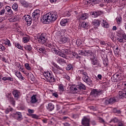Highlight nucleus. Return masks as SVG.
Listing matches in <instances>:
<instances>
[{"label":"nucleus","mask_w":126,"mask_h":126,"mask_svg":"<svg viewBox=\"0 0 126 126\" xmlns=\"http://www.w3.org/2000/svg\"><path fill=\"white\" fill-rule=\"evenodd\" d=\"M101 21H100L99 20H94L92 24L95 27V28H98L99 26H100V23Z\"/></svg>","instance_id":"393cba45"},{"label":"nucleus","mask_w":126,"mask_h":126,"mask_svg":"<svg viewBox=\"0 0 126 126\" xmlns=\"http://www.w3.org/2000/svg\"><path fill=\"white\" fill-rule=\"evenodd\" d=\"M6 97L7 99L8 100V102L10 103L11 105H12L13 107L15 106V100L12 96V94L10 93H8L6 94Z\"/></svg>","instance_id":"423d86ee"},{"label":"nucleus","mask_w":126,"mask_h":126,"mask_svg":"<svg viewBox=\"0 0 126 126\" xmlns=\"http://www.w3.org/2000/svg\"><path fill=\"white\" fill-rule=\"evenodd\" d=\"M25 66L26 69L28 70H31V67L30 66V65H29V63H26L25 64Z\"/></svg>","instance_id":"13d9d810"},{"label":"nucleus","mask_w":126,"mask_h":126,"mask_svg":"<svg viewBox=\"0 0 126 126\" xmlns=\"http://www.w3.org/2000/svg\"><path fill=\"white\" fill-rule=\"evenodd\" d=\"M36 50L37 52H39V53H45V52L46 51V49L44 47H37L36 48Z\"/></svg>","instance_id":"e433bc0d"},{"label":"nucleus","mask_w":126,"mask_h":126,"mask_svg":"<svg viewBox=\"0 0 126 126\" xmlns=\"http://www.w3.org/2000/svg\"><path fill=\"white\" fill-rule=\"evenodd\" d=\"M100 44L101 45V46H107V43L105 42L104 40H101L99 41Z\"/></svg>","instance_id":"680f3d73"},{"label":"nucleus","mask_w":126,"mask_h":126,"mask_svg":"<svg viewBox=\"0 0 126 126\" xmlns=\"http://www.w3.org/2000/svg\"><path fill=\"white\" fill-rule=\"evenodd\" d=\"M23 18H24L25 21L27 23V25L30 26L31 23H32V18L29 15H25Z\"/></svg>","instance_id":"9b49d317"},{"label":"nucleus","mask_w":126,"mask_h":126,"mask_svg":"<svg viewBox=\"0 0 126 126\" xmlns=\"http://www.w3.org/2000/svg\"><path fill=\"white\" fill-rule=\"evenodd\" d=\"M52 53H54V54H55V55H57V56H60V51L57 50L55 47H54L52 50Z\"/></svg>","instance_id":"a18cd8bd"},{"label":"nucleus","mask_w":126,"mask_h":126,"mask_svg":"<svg viewBox=\"0 0 126 126\" xmlns=\"http://www.w3.org/2000/svg\"><path fill=\"white\" fill-rule=\"evenodd\" d=\"M113 112L114 113V114H122V111H121V110H119L117 109V108H113Z\"/></svg>","instance_id":"49530a36"},{"label":"nucleus","mask_w":126,"mask_h":126,"mask_svg":"<svg viewBox=\"0 0 126 126\" xmlns=\"http://www.w3.org/2000/svg\"><path fill=\"white\" fill-rule=\"evenodd\" d=\"M117 126H125V124L123 121L118 122Z\"/></svg>","instance_id":"0e129e2a"},{"label":"nucleus","mask_w":126,"mask_h":126,"mask_svg":"<svg viewBox=\"0 0 126 126\" xmlns=\"http://www.w3.org/2000/svg\"><path fill=\"white\" fill-rule=\"evenodd\" d=\"M113 51L115 56L118 57L120 54V49H119V45H114L113 47Z\"/></svg>","instance_id":"4be33fe9"},{"label":"nucleus","mask_w":126,"mask_h":126,"mask_svg":"<svg viewBox=\"0 0 126 126\" xmlns=\"http://www.w3.org/2000/svg\"><path fill=\"white\" fill-rule=\"evenodd\" d=\"M91 4H97L100 2V0H89Z\"/></svg>","instance_id":"37998d69"},{"label":"nucleus","mask_w":126,"mask_h":126,"mask_svg":"<svg viewBox=\"0 0 126 126\" xmlns=\"http://www.w3.org/2000/svg\"><path fill=\"white\" fill-rule=\"evenodd\" d=\"M13 118H14L15 120L20 122V121H22L23 118H22V114L19 112H16L15 113H14L12 115Z\"/></svg>","instance_id":"6e6552de"},{"label":"nucleus","mask_w":126,"mask_h":126,"mask_svg":"<svg viewBox=\"0 0 126 126\" xmlns=\"http://www.w3.org/2000/svg\"><path fill=\"white\" fill-rule=\"evenodd\" d=\"M40 16V10L39 9H36L32 13V18L33 20H36V18Z\"/></svg>","instance_id":"2eb2a0df"},{"label":"nucleus","mask_w":126,"mask_h":126,"mask_svg":"<svg viewBox=\"0 0 126 126\" xmlns=\"http://www.w3.org/2000/svg\"><path fill=\"white\" fill-rule=\"evenodd\" d=\"M38 42L39 44H45L47 42V38H46V34L42 33L38 37Z\"/></svg>","instance_id":"0eeeda50"},{"label":"nucleus","mask_w":126,"mask_h":126,"mask_svg":"<svg viewBox=\"0 0 126 126\" xmlns=\"http://www.w3.org/2000/svg\"><path fill=\"white\" fill-rule=\"evenodd\" d=\"M2 80H3L4 81H6V80H8V81H12L13 80V78L10 77H3L2 78Z\"/></svg>","instance_id":"de8ad7c7"},{"label":"nucleus","mask_w":126,"mask_h":126,"mask_svg":"<svg viewBox=\"0 0 126 126\" xmlns=\"http://www.w3.org/2000/svg\"><path fill=\"white\" fill-rule=\"evenodd\" d=\"M122 17L121 16H118L116 18V21L118 23V24H121V22L122 21Z\"/></svg>","instance_id":"bf43d9fd"},{"label":"nucleus","mask_w":126,"mask_h":126,"mask_svg":"<svg viewBox=\"0 0 126 126\" xmlns=\"http://www.w3.org/2000/svg\"><path fill=\"white\" fill-rule=\"evenodd\" d=\"M101 25L104 28H109V25L107 21L103 20L101 22Z\"/></svg>","instance_id":"2f4dec72"},{"label":"nucleus","mask_w":126,"mask_h":126,"mask_svg":"<svg viewBox=\"0 0 126 126\" xmlns=\"http://www.w3.org/2000/svg\"><path fill=\"white\" fill-rule=\"evenodd\" d=\"M53 65L56 67L57 69H53V72L55 74H59V73H61V72L60 70H63V68L62 67L60 66L58 64H57L55 63H52Z\"/></svg>","instance_id":"1a4fd4ad"},{"label":"nucleus","mask_w":126,"mask_h":126,"mask_svg":"<svg viewBox=\"0 0 126 126\" xmlns=\"http://www.w3.org/2000/svg\"><path fill=\"white\" fill-rule=\"evenodd\" d=\"M23 40L24 43H27L28 42H29V38L28 37H24L23 38Z\"/></svg>","instance_id":"e2e57ef3"},{"label":"nucleus","mask_w":126,"mask_h":126,"mask_svg":"<svg viewBox=\"0 0 126 126\" xmlns=\"http://www.w3.org/2000/svg\"><path fill=\"white\" fill-rule=\"evenodd\" d=\"M118 42H119L120 43H123L124 42V37L123 38H120L119 37L118 39H117Z\"/></svg>","instance_id":"774afa93"},{"label":"nucleus","mask_w":126,"mask_h":126,"mask_svg":"<svg viewBox=\"0 0 126 126\" xmlns=\"http://www.w3.org/2000/svg\"><path fill=\"white\" fill-rule=\"evenodd\" d=\"M91 61L94 67H96L97 68L102 67V64H101L100 62H99V61L96 59V57L94 56L93 57L92 59H91Z\"/></svg>","instance_id":"20e7f679"},{"label":"nucleus","mask_w":126,"mask_h":126,"mask_svg":"<svg viewBox=\"0 0 126 126\" xmlns=\"http://www.w3.org/2000/svg\"><path fill=\"white\" fill-rule=\"evenodd\" d=\"M86 52V57H88V58H89L90 60L95 57V55H94V53H93V52H92L91 50H85Z\"/></svg>","instance_id":"aec40b11"},{"label":"nucleus","mask_w":126,"mask_h":126,"mask_svg":"<svg viewBox=\"0 0 126 126\" xmlns=\"http://www.w3.org/2000/svg\"><path fill=\"white\" fill-rule=\"evenodd\" d=\"M68 40H69V38L68 37L64 36L60 38V42L61 44H65V43L68 42Z\"/></svg>","instance_id":"bb28decb"},{"label":"nucleus","mask_w":126,"mask_h":126,"mask_svg":"<svg viewBox=\"0 0 126 126\" xmlns=\"http://www.w3.org/2000/svg\"><path fill=\"white\" fill-rule=\"evenodd\" d=\"M104 90L101 89H93L91 91L90 94L93 96V97H99L104 93Z\"/></svg>","instance_id":"7ed1b4c3"},{"label":"nucleus","mask_w":126,"mask_h":126,"mask_svg":"<svg viewBox=\"0 0 126 126\" xmlns=\"http://www.w3.org/2000/svg\"><path fill=\"white\" fill-rule=\"evenodd\" d=\"M77 86L78 89L81 91H82V90H86V87H85V85L82 83H81Z\"/></svg>","instance_id":"7c9ffc66"},{"label":"nucleus","mask_w":126,"mask_h":126,"mask_svg":"<svg viewBox=\"0 0 126 126\" xmlns=\"http://www.w3.org/2000/svg\"><path fill=\"white\" fill-rule=\"evenodd\" d=\"M21 4H22L25 7H28L29 6V3L25 0H22L21 1Z\"/></svg>","instance_id":"4c0bfd02"},{"label":"nucleus","mask_w":126,"mask_h":126,"mask_svg":"<svg viewBox=\"0 0 126 126\" xmlns=\"http://www.w3.org/2000/svg\"><path fill=\"white\" fill-rule=\"evenodd\" d=\"M43 75L47 82L52 83L56 82V79L55 78L54 74H53V73L51 71L44 72Z\"/></svg>","instance_id":"f03ea898"},{"label":"nucleus","mask_w":126,"mask_h":126,"mask_svg":"<svg viewBox=\"0 0 126 126\" xmlns=\"http://www.w3.org/2000/svg\"><path fill=\"white\" fill-rule=\"evenodd\" d=\"M82 79L84 82L88 84V85H91V84H92V80L89 78L88 75H86V76L82 77Z\"/></svg>","instance_id":"ddd939ff"},{"label":"nucleus","mask_w":126,"mask_h":126,"mask_svg":"<svg viewBox=\"0 0 126 126\" xmlns=\"http://www.w3.org/2000/svg\"><path fill=\"white\" fill-rule=\"evenodd\" d=\"M65 69L66 70H70L71 69H73V65L70 63L67 64Z\"/></svg>","instance_id":"c03bdc74"},{"label":"nucleus","mask_w":126,"mask_h":126,"mask_svg":"<svg viewBox=\"0 0 126 126\" xmlns=\"http://www.w3.org/2000/svg\"><path fill=\"white\" fill-rule=\"evenodd\" d=\"M70 91L73 94H76L78 92V88L77 85H72L70 86Z\"/></svg>","instance_id":"6ab92c4d"},{"label":"nucleus","mask_w":126,"mask_h":126,"mask_svg":"<svg viewBox=\"0 0 126 126\" xmlns=\"http://www.w3.org/2000/svg\"><path fill=\"white\" fill-rule=\"evenodd\" d=\"M109 36L111 39V40H112V41H114L115 40V34H114V32H110L109 34Z\"/></svg>","instance_id":"603ef678"},{"label":"nucleus","mask_w":126,"mask_h":126,"mask_svg":"<svg viewBox=\"0 0 126 126\" xmlns=\"http://www.w3.org/2000/svg\"><path fill=\"white\" fill-rule=\"evenodd\" d=\"M78 53L81 56H84L85 57H86V52H85V50H79L78 51Z\"/></svg>","instance_id":"4d7b16f0"},{"label":"nucleus","mask_w":126,"mask_h":126,"mask_svg":"<svg viewBox=\"0 0 126 126\" xmlns=\"http://www.w3.org/2000/svg\"><path fill=\"white\" fill-rule=\"evenodd\" d=\"M81 124L84 126H90V120L86 117H84L82 120Z\"/></svg>","instance_id":"f8f14e48"},{"label":"nucleus","mask_w":126,"mask_h":126,"mask_svg":"<svg viewBox=\"0 0 126 126\" xmlns=\"http://www.w3.org/2000/svg\"><path fill=\"white\" fill-rule=\"evenodd\" d=\"M58 19V13L57 12H49L44 15L41 19V21L44 24H49L53 23Z\"/></svg>","instance_id":"f257e3e1"},{"label":"nucleus","mask_w":126,"mask_h":126,"mask_svg":"<svg viewBox=\"0 0 126 126\" xmlns=\"http://www.w3.org/2000/svg\"><path fill=\"white\" fill-rule=\"evenodd\" d=\"M27 115L29 116V117H31L32 119H38L39 116L36 114H27Z\"/></svg>","instance_id":"864d4df0"},{"label":"nucleus","mask_w":126,"mask_h":126,"mask_svg":"<svg viewBox=\"0 0 126 126\" xmlns=\"http://www.w3.org/2000/svg\"><path fill=\"white\" fill-rule=\"evenodd\" d=\"M88 14L82 13L78 17V20H79L80 22L82 21V20H86V19H88Z\"/></svg>","instance_id":"dca6fc26"},{"label":"nucleus","mask_w":126,"mask_h":126,"mask_svg":"<svg viewBox=\"0 0 126 126\" xmlns=\"http://www.w3.org/2000/svg\"><path fill=\"white\" fill-rule=\"evenodd\" d=\"M13 44L16 48H17L19 50H23V46L21 44H19V43L13 42Z\"/></svg>","instance_id":"c9c22d12"},{"label":"nucleus","mask_w":126,"mask_h":126,"mask_svg":"<svg viewBox=\"0 0 126 126\" xmlns=\"http://www.w3.org/2000/svg\"><path fill=\"white\" fill-rule=\"evenodd\" d=\"M119 95L120 99L126 98V88H125L122 91H119Z\"/></svg>","instance_id":"4468645a"},{"label":"nucleus","mask_w":126,"mask_h":126,"mask_svg":"<svg viewBox=\"0 0 126 126\" xmlns=\"http://www.w3.org/2000/svg\"><path fill=\"white\" fill-rule=\"evenodd\" d=\"M12 94L16 99L19 98V95L20 94V92L18 90H14L12 91Z\"/></svg>","instance_id":"b1692460"},{"label":"nucleus","mask_w":126,"mask_h":126,"mask_svg":"<svg viewBox=\"0 0 126 126\" xmlns=\"http://www.w3.org/2000/svg\"><path fill=\"white\" fill-rule=\"evenodd\" d=\"M67 23H68L67 19H63L61 21L60 24L61 26L64 27V26H66V24H67Z\"/></svg>","instance_id":"72a5a7b5"},{"label":"nucleus","mask_w":126,"mask_h":126,"mask_svg":"<svg viewBox=\"0 0 126 126\" xmlns=\"http://www.w3.org/2000/svg\"><path fill=\"white\" fill-rule=\"evenodd\" d=\"M19 19V16H10L9 18V22H15L16 21H18Z\"/></svg>","instance_id":"5701e85b"},{"label":"nucleus","mask_w":126,"mask_h":126,"mask_svg":"<svg viewBox=\"0 0 126 126\" xmlns=\"http://www.w3.org/2000/svg\"><path fill=\"white\" fill-rule=\"evenodd\" d=\"M5 12V10L4 9V8L2 9L0 11V15H3V14H4Z\"/></svg>","instance_id":"69168bd1"},{"label":"nucleus","mask_w":126,"mask_h":126,"mask_svg":"<svg viewBox=\"0 0 126 126\" xmlns=\"http://www.w3.org/2000/svg\"><path fill=\"white\" fill-rule=\"evenodd\" d=\"M103 13V11L101 10H96L92 12V15H93L94 17H98V16H100V15H101Z\"/></svg>","instance_id":"412c9836"},{"label":"nucleus","mask_w":126,"mask_h":126,"mask_svg":"<svg viewBox=\"0 0 126 126\" xmlns=\"http://www.w3.org/2000/svg\"><path fill=\"white\" fill-rule=\"evenodd\" d=\"M76 44L77 46H81V45L82 44V41L80 39H77L76 42Z\"/></svg>","instance_id":"052dcab7"},{"label":"nucleus","mask_w":126,"mask_h":126,"mask_svg":"<svg viewBox=\"0 0 126 126\" xmlns=\"http://www.w3.org/2000/svg\"><path fill=\"white\" fill-rule=\"evenodd\" d=\"M25 49L28 52H31L32 51V46L31 45H27L25 47Z\"/></svg>","instance_id":"6e6d98bb"},{"label":"nucleus","mask_w":126,"mask_h":126,"mask_svg":"<svg viewBox=\"0 0 126 126\" xmlns=\"http://www.w3.org/2000/svg\"><path fill=\"white\" fill-rule=\"evenodd\" d=\"M28 78L30 80H31L32 81H35V76H34V75H33V74H32V73H31Z\"/></svg>","instance_id":"8fccbe9b"},{"label":"nucleus","mask_w":126,"mask_h":126,"mask_svg":"<svg viewBox=\"0 0 126 126\" xmlns=\"http://www.w3.org/2000/svg\"><path fill=\"white\" fill-rule=\"evenodd\" d=\"M109 123H114V124H117V123H119V119L116 117L111 120Z\"/></svg>","instance_id":"5fc2aeb1"},{"label":"nucleus","mask_w":126,"mask_h":126,"mask_svg":"<svg viewBox=\"0 0 126 126\" xmlns=\"http://www.w3.org/2000/svg\"><path fill=\"white\" fill-rule=\"evenodd\" d=\"M103 64L105 67L108 68V65H109V60L107 58H105L103 60Z\"/></svg>","instance_id":"58836bf2"},{"label":"nucleus","mask_w":126,"mask_h":126,"mask_svg":"<svg viewBox=\"0 0 126 126\" xmlns=\"http://www.w3.org/2000/svg\"><path fill=\"white\" fill-rule=\"evenodd\" d=\"M57 62L60 64H66V61L64 59L59 58L57 60Z\"/></svg>","instance_id":"cd10ccee"},{"label":"nucleus","mask_w":126,"mask_h":126,"mask_svg":"<svg viewBox=\"0 0 126 126\" xmlns=\"http://www.w3.org/2000/svg\"><path fill=\"white\" fill-rule=\"evenodd\" d=\"M90 44L93 45V43L99 44L100 43V39L99 38H91L89 41Z\"/></svg>","instance_id":"c85d7f7f"},{"label":"nucleus","mask_w":126,"mask_h":126,"mask_svg":"<svg viewBox=\"0 0 126 126\" xmlns=\"http://www.w3.org/2000/svg\"><path fill=\"white\" fill-rule=\"evenodd\" d=\"M5 9L6 10V13L5 14L7 15H8L9 16H10L11 15H13L14 13L13 11L11 9V7L9 6H7L5 7Z\"/></svg>","instance_id":"f3484780"},{"label":"nucleus","mask_w":126,"mask_h":126,"mask_svg":"<svg viewBox=\"0 0 126 126\" xmlns=\"http://www.w3.org/2000/svg\"><path fill=\"white\" fill-rule=\"evenodd\" d=\"M36 96L37 95H33L31 97V103L32 104H35V103L38 102V99H37V98L36 97Z\"/></svg>","instance_id":"473e14b6"},{"label":"nucleus","mask_w":126,"mask_h":126,"mask_svg":"<svg viewBox=\"0 0 126 126\" xmlns=\"http://www.w3.org/2000/svg\"><path fill=\"white\" fill-rule=\"evenodd\" d=\"M58 89L60 92H63L64 91V88L63 87V85L61 84L59 85Z\"/></svg>","instance_id":"09e8293b"},{"label":"nucleus","mask_w":126,"mask_h":126,"mask_svg":"<svg viewBox=\"0 0 126 126\" xmlns=\"http://www.w3.org/2000/svg\"><path fill=\"white\" fill-rule=\"evenodd\" d=\"M117 102H118V100H117V97H113L106 99L104 101V104L105 105H113V104H115V103Z\"/></svg>","instance_id":"39448f33"},{"label":"nucleus","mask_w":126,"mask_h":126,"mask_svg":"<svg viewBox=\"0 0 126 126\" xmlns=\"http://www.w3.org/2000/svg\"><path fill=\"white\" fill-rule=\"evenodd\" d=\"M0 50L1 51H4L5 50V47L2 44H0Z\"/></svg>","instance_id":"338daca9"},{"label":"nucleus","mask_w":126,"mask_h":126,"mask_svg":"<svg viewBox=\"0 0 126 126\" xmlns=\"http://www.w3.org/2000/svg\"><path fill=\"white\" fill-rule=\"evenodd\" d=\"M46 109L49 111V112H52L55 109V105L54 104L50 102L48 104L47 106H46Z\"/></svg>","instance_id":"a878e982"},{"label":"nucleus","mask_w":126,"mask_h":126,"mask_svg":"<svg viewBox=\"0 0 126 126\" xmlns=\"http://www.w3.org/2000/svg\"><path fill=\"white\" fill-rule=\"evenodd\" d=\"M69 50L67 49H62L60 51L59 56L62 57V58H63V59H66V58H67V56H66V55H69Z\"/></svg>","instance_id":"9d476101"},{"label":"nucleus","mask_w":126,"mask_h":126,"mask_svg":"<svg viewBox=\"0 0 126 126\" xmlns=\"http://www.w3.org/2000/svg\"><path fill=\"white\" fill-rule=\"evenodd\" d=\"M12 8L14 11H18V4H17V3H14L12 6Z\"/></svg>","instance_id":"79ce46f5"},{"label":"nucleus","mask_w":126,"mask_h":126,"mask_svg":"<svg viewBox=\"0 0 126 126\" xmlns=\"http://www.w3.org/2000/svg\"><path fill=\"white\" fill-rule=\"evenodd\" d=\"M117 33H118V35L122 36L123 37V38L124 39H125V37H126V32H124V31L123 30L121 29L120 31H118L117 32Z\"/></svg>","instance_id":"f704fd0d"},{"label":"nucleus","mask_w":126,"mask_h":126,"mask_svg":"<svg viewBox=\"0 0 126 126\" xmlns=\"http://www.w3.org/2000/svg\"><path fill=\"white\" fill-rule=\"evenodd\" d=\"M78 73L79 75H82L83 76H85L86 75H88L87 72L84 69H81L78 70Z\"/></svg>","instance_id":"c756f323"},{"label":"nucleus","mask_w":126,"mask_h":126,"mask_svg":"<svg viewBox=\"0 0 126 126\" xmlns=\"http://www.w3.org/2000/svg\"><path fill=\"white\" fill-rule=\"evenodd\" d=\"M5 45L8 46V47H11V43H10V40L8 39H6V40H4Z\"/></svg>","instance_id":"3c124183"},{"label":"nucleus","mask_w":126,"mask_h":126,"mask_svg":"<svg viewBox=\"0 0 126 126\" xmlns=\"http://www.w3.org/2000/svg\"><path fill=\"white\" fill-rule=\"evenodd\" d=\"M81 27L84 29H88V23L87 22H83L81 24Z\"/></svg>","instance_id":"a19ab883"},{"label":"nucleus","mask_w":126,"mask_h":126,"mask_svg":"<svg viewBox=\"0 0 126 126\" xmlns=\"http://www.w3.org/2000/svg\"><path fill=\"white\" fill-rule=\"evenodd\" d=\"M16 75L18 78H19V79H20V80H24V79H25V78L22 76V74H21L20 72L16 73Z\"/></svg>","instance_id":"ea45409f"},{"label":"nucleus","mask_w":126,"mask_h":126,"mask_svg":"<svg viewBox=\"0 0 126 126\" xmlns=\"http://www.w3.org/2000/svg\"><path fill=\"white\" fill-rule=\"evenodd\" d=\"M44 45H45L46 47H48L50 49H51V50L53 49L54 48H56V46L55 44L51 42V41H46L44 44Z\"/></svg>","instance_id":"a211bd4d"}]
</instances>
